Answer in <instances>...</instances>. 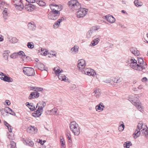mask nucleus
Returning <instances> with one entry per match:
<instances>
[{
	"mask_svg": "<svg viewBox=\"0 0 148 148\" xmlns=\"http://www.w3.org/2000/svg\"><path fill=\"white\" fill-rule=\"evenodd\" d=\"M18 56H20L21 58L22 59V63H25L27 62L25 61V59L28 57H26V55L22 51H20L17 52Z\"/></svg>",
	"mask_w": 148,
	"mask_h": 148,
	"instance_id": "9d476101",
	"label": "nucleus"
},
{
	"mask_svg": "<svg viewBox=\"0 0 148 148\" xmlns=\"http://www.w3.org/2000/svg\"><path fill=\"white\" fill-rule=\"evenodd\" d=\"M104 107V106L103 105V104L102 103H100L98 105L96 106L95 109L96 111H99V112L102 111L103 109V108Z\"/></svg>",
	"mask_w": 148,
	"mask_h": 148,
	"instance_id": "aec40b11",
	"label": "nucleus"
},
{
	"mask_svg": "<svg viewBox=\"0 0 148 148\" xmlns=\"http://www.w3.org/2000/svg\"><path fill=\"white\" fill-rule=\"evenodd\" d=\"M135 5L136 6H141L142 5L143 3L140 1L135 0L134 2Z\"/></svg>",
	"mask_w": 148,
	"mask_h": 148,
	"instance_id": "ea45409f",
	"label": "nucleus"
},
{
	"mask_svg": "<svg viewBox=\"0 0 148 148\" xmlns=\"http://www.w3.org/2000/svg\"><path fill=\"white\" fill-rule=\"evenodd\" d=\"M63 20V18L62 17L60 18L57 21H56L53 24V27L56 29L60 26V23Z\"/></svg>",
	"mask_w": 148,
	"mask_h": 148,
	"instance_id": "dca6fc26",
	"label": "nucleus"
},
{
	"mask_svg": "<svg viewBox=\"0 0 148 148\" xmlns=\"http://www.w3.org/2000/svg\"><path fill=\"white\" fill-rule=\"evenodd\" d=\"M2 80L5 82H12L13 81V79L12 78L9 77L7 76L5 74V76H4L3 78L2 79Z\"/></svg>",
	"mask_w": 148,
	"mask_h": 148,
	"instance_id": "4be33fe9",
	"label": "nucleus"
},
{
	"mask_svg": "<svg viewBox=\"0 0 148 148\" xmlns=\"http://www.w3.org/2000/svg\"><path fill=\"white\" fill-rule=\"evenodd\" d=\"M92 69L90 68H85L82 70L81 71L82 73L86 75V73H88Z\"/></svg>",
	"mask_w": 148,
	"mask_h": 148,
	"instance_id": "473e14b6",
	"label": "nucleus"
},
{
	"mask_svg": "<svg viewBox=\"0 0 148 148\" xmlns=\"http://www.w3.org/2000/svg\"><path fill=\"white\" fill-rule=\"evenodd\" d=\"M7 38L10 42L12 43H16L17 41V40L16 37L8 36Z\"/></svg>",
	"mask_w": 148,
	"mask_h": 148,
	"instance_id": "5701e85b",
	"label": "nucleus"
},
{
	"mask_svg": "<svg viewBox=\"0 0 148 148\" xmlns=\"http://www.w3.org/2000/svg\"><path fill=\"white\" fill-rule=\"evenodd\" d=\"M10 51L9 50L5 51L3 54L4 58L5 60H8V57L9 54L10 53Z\"/></svg>",
	"mask_w": 148,
	"mask_h": 148,
	"instance_id": "c756f323",
	"label": "nucleus"
},
{
	"mask_svg": "<svg viewBox=\"0 0 148 148\" xmlns=\"http://www.w3.org/2000/svg\"><path fill=\"white\" fill-rule=\"evenodd\" d=\"M3 16L4 18L5 19H6L7 18V16L8 14V9L6 8H5L3 12Z\"/></svg>",
	"mask_w": 148,
	"mask_h": 148,
	"instance_id": "2f4dec72",
	"label": "nucleus"
},
{
	"mask_svg": "<svg viewBox=\"0 0 148 148\" xmlns=\"http://www.w3.org/2000/svg\"><path fill=\"white\" fill-rule=\"evenodd\" d=\"M46 106L45 102L42 101L38 103L36 108V111L33 114V116L35 117H38L40 116L43 112V108Z\"/></svg>",
	"mask_w": 148,
	"mask_h": 148,
	"instance_id": "7ed1b4c3",
	"label": "nucleus"
},
{
	"mask_svg": "<svg viewBox=\"0 0 148 148\" xmlns=\"http://www.w3.org/2000/svg\"><path fill=\"white\" fill-rule=\"evenodd\" d=\"M35 92H32L29 96L28 97V99H32L35 98Z\"/></svg>",
	"mask_w": 148,
	"mask_h": 148,
	"instance_id": "37998d69",
	"label": "nucleus"
},
{
	"mask_svg": "<svg viewBox=\"0 0 148 148\" xmlns=\"http://www.w3.org/2000/svg\"><path fill=\"white\" fill-rule=\"evenodd\" d=\"M104 17L107 21L110 23H112L115 21V18L111 15H107Z\"/></svg>",
	"mask_w": 148,
	"mask_h": 148,
	"instance_id": "4468645a",
	"label": "nucleus"
},
{
	"mask_svg": "<svg viewBox=\"0 0 148 148\" xmlns=\"http://www.w3.org/2000/svg\"><path fill=\"white\" fill-rule=\"evenodd\" d=\"M59 79L61 81H66V76L63 74H60L58 75Z\"/></svg>",
	"mask_w": 148,
	"mask_h": 148,
	"instance_id": "c85d7f7f",
	"label": "nucleus"
},
{
	"mask_svg": "<svg viewBox=\"0 0 148 148\" xmlns=\"http://www.w3.org/2000/svg\"><path fill=\"white\" fill-rule=\"evenodd\" d=\"M59 13H56L50 11L48 14V18L49 19L55 20L57 19L60 15Z\"/></svg>",
	"mask_w": 148,
	"mask_h": 148,
	"instance_id": "1a4fd4ad",
	"label": "nucleus"
},
{
	"mask_svg": "<svg viewBox=\"0 0 148 148\" xmlns=\"http://www.w3.org/2000/svg\"><path fill=\"white\" fill-rule=\"evenodd\" d=\"M36 2L40 6H44L45 5V3L42 1H37Z\"/></svg>",
	"mask_w": 148,
	"mask_h": 148,
	"instance_id": "a18cd8bd",
	"label": "nucleus"
},
{
	"mask_svg": "<svg viewBox=\"0 0 148 148\" xmlns=\"http://www.w3.org/2000/svg\"><path fill=\"white\" fill-rule=\"evenodd\" d=\"M132 145V144L130 141H127L125 142L123 144L124 148H129L130 146Z\"/></svg>",
	"mask_w": 148,
	"mask_h": 148,
	"instance_id": "7c9ffc66",
	"label": "nucleus"
},
{
	"mask_svg": "<svg viewBox=\"0 0 148 148\" xmlns=\"http://www.w3.org/2000/svg\"><path fill=\"white\" fill-rule=\"evenodd\" d=\"M5 75L3 73L0 72V78L1 80H2V79L3 78L4 76H5Z\"/></svg>",
	"mask_w": 148,
	"mask_h": 148,
	"instance_id": "4d7b16f0",
	"label": "nucleus"
},
{
	"mask_svg": "<svg viewBox=\"0 0 148 148\" xmlns=\"http://www.w3.org/2000/svg\"><path fill=\"white\" fill-rule=\"evenodd\" d=\"M91 70L88 73H86V75L89 76H95L96 75V73L95 72L93 69H91Z\"/></svg>",
	"mask_w": 148,
	"mask_h": 148,
	"instance_id": "c9c22d12",
	"label": "nucleus"
},
{
	"mask_svg": "<svg viewBox=\"0 0 148 148\" xmlns=\"http://www.w3.org/2000/svg\"><path fill=\"white\" fill-rule=\"evenodd\" d=\"M25 141L26 145L32 147L34 145L33 142L30 140H27Z\"/></svg>",
	"mask_w": 148,
	"mask_h": 148,
	"instance_id": "72a5a7b5",
	"label": "nucleus"
},
{
	"mask_svg": "<svg viewBox=\"0 0 148 148\" xmlns=\"http://www.w3.org/2000/svg\"><path fill=\"white\" fill-rule=\"evenodd\" d=\"M61 145L62 148H65L66 146L65 145V143L64 140H60Z\"/></svg>",
	"mask_w": 148,
	"mask_h": 148,
	"instance_id": "de8ad7c7",
	"label": "nucleus"
},
{
	"mask_svg": "<svg viewBox=\"0 0 148 148\" xmlns=\"http://www.w3.org/2000/svg\"><path fill=\"white\" fill-rule=\"evenodd\" d=\"M37 67L38 68L42 71H46L45 69V65L42 63H38L37 65Z\"/></svg>",
	"mask_w": 148,
	"mask_h": 148,
	"instance_id": "393cba45",
	"label": "nucleus"
},
{
	"mask_svg": "<svg viewBox=\"0 0 148 148\" xmlns=\"http://www.w3.org/2000/svg\"><path fill=\"white\" fill-rule=\"evenodd\" d=\"M27 1V4H29V3H34L35 2V0H26Z\"/></svg>",
	"mask_w": 148,
	"mask_h": 148,
	"instance_id": "bf43d9fd",
	"label": "nucleus"
},
{
	"mask_svg": "<svg viewBox=\"0 0 148 148\" xmlns=\"http://www.w3.org/2000/svg\"><path fill=\"white\" fill-rule=\"evenodd\" d=\"M71 131L75 135L78 136L80 133L79 127L78 124L74 121L71 122L70 124Z\"/></svg>",
	"mask_w": 148,
	"mask_h": 148,
	"instance_id": "39448f33",
	"label": "nucleus"
},
{
	"mask_svg": "<svg viewBox=\"0 0 148 148\" xmlns=\"http://www.w3.org/2000/svg\"><path fill=\"white\" fill-rule=\"evenodd\" d=\"M53 70L54 71L55 74L57 75H58L60 74H61L63 72V70L60 69V68L59 66L54 68Z\"/></svg>",
	"mask_w": 148,
	"mask_h": 148,
	"instance_id": "6ab92c4d",
	"label": "nucleus"
},
{
	"mask_svg": "<svg viewBox=\"0 0 148 148\" xmlns=\"http://www.w3.org/2000/svg\"><path fill=\"white\" fill-rule=\"evenodd\" d=\"M131 52L135 56H138L140 54L139 51L135 47H132L130 49Z\"/></svg>",
	"mask_w": 148,
	"mask_h": 148,
	"instance_id": "f3484780",
	"label": "nucleus"
},
{
	"mask_svg": "<svg viewBox=\"0 0 148 148\" xmlns=\"http://www.w3.org/2000/svg\"><path fill=\"white\" fill-rule=\"evenodd\" d=\"M125 127V126L123 121H120L119 123L118 130L119 131H123Z\"/></svg>",
	"mask_w": 148,
	"mask_h": 148,
	"instance_id": "412c9836",
	"label": "nucleus"
},
{
	"mask_svg": "<svg viewBox=\"0 0 148 148\" xmlns=\"http://www.w3.org/2000/svg\"><path fill=\"white\" fill-rule=\"evenodd\" d=\"M23 71L25 75L29 76H33L35 74L34 69L32 68L24 67Z\"/></svg>",
	"mask_w": 148,
	"mask_h": 148,
	"instance_id": "0eeeda50",
	"label": "nucleus"
},
{
	"mask_svg": "<svg viewBox=\"0 0 148 148\" xmlns=\"http://www.w3.org/2000/svg\"><path fill=\"white\" fill-rule=\"evenodd\" d=\"M36 86H33V87H29V89L31 90H34L36 91Z\"/></svg>",
	"mask_w": 148,
	"mask_h": 148,
	"instance_id": "680f3d73",
	"label": "nucleus"
},
{
	"mask_svg": "<svg viewBox=\"0 0 148 148\" xmlns=\"http://www.w3.org/2000/svg\"><path fill=\"white\" fill-rule=\"evenodd\" d=\"M105 82L109 83H110L111 82V79L110 78H109L106 79L105 81H104Z\"/></svg>",
	"mask_w": 148,
	"mask_h": 148,
	"instance_id": "6e6d98bb",
	"label": "nucleus"
},
{
	"mask_svg": "<svg viewBox=\"0 0 148 148\" xmlns=\"http://www.w3.org/2000/svg\"><path fill=\"white\" fill-rule=\"evenodd\" d=\"M100 28V27L99 26H94L92 27L91 30L92 31H93V30L96 31L99 29Z\"/></svg>",
	"mask_w": 148,
	"mask_h": 148,
	"instance_id": "09e8293b",
	"label": "nucleus"
},
{
	"mask_svg": "<svg viewBox=\"0 0 148 148\" xmlns=\"http://www.w3.org/2000/svg\"><path fill=\"white\" fill-rule=\"evenodd\" d=\"M101 95V93L99 90H96L92 93V95L95 96L96 98H99Z\"/></svg>",
	"mask_w": 148,
	"mask_h": 148,
	"instance_id": "b1692460",
	"label": "nucleus"
},
{
	"mask_svg": "<svg viewBox=\"0 0 148 148\" xmlns=\"http://www.w3.org/2000/svg\"><path fill=\"white\" fill-rule=\"evenodd\" d=\"M10 57L12 59H15L18 57L17 52H14L10 55Z\"/></svg>",
	"mask_w": 148,
	"mask_h": 148,
	"instance_id": "79ce46f5",
	"label": "nucleus"
},
{
	"mask_svg": "<svg viewBox=\"0 0 148 148\" xmlns=\"http://www.w3.org/2000/svg\"><path fill=\"white\" fill-rule=\"evenodd\" d=\"M9 110H9V112H8V113H9L10 114H11L13 116L15 115V114H16L14 112H13L12 109H11L9 108Z\"/></svg>",
	"mask_w": 148,
	"mask_h": 148,
	"instance_id": "3c124183",
	"label": "nucleus"
},
{
	"mask_svg": "<svg viewBox=\"0 0 148 148\" xmlns=\"http://www.w3.org/2000/svg\"><path fill=\"white\" fill-rule=\"evenodd\" d=\"M128 100L140 111L141 112L143 111V107L140 101L138 100H136L134 96H130Z\"/></svg>",
	"mask_w": 148,
	"mask_h": 148,
	"instance_id": "20e7f679",
	"label": "nucleus"
},
{
	"mask_svg": "<svg viewBox=\"0 0 148 148\" xmlns=\"http://www.w3.org/2000/svg\"><path fill=\"white\" fill-rule=\"evenodd\" d=\"M141 132L139 131H136L135 130V132L134 133L133 136L135 139L136 138L138 137L139 136Z\"/></svg>",
	"mask_w": 148,
	"mask_h": 148,
	"instance_id": "cd10ccee",
	"label": "nucleus"
},
{
	"mask_svg": "<svg viewBox=\"0 0 148 148\" xmlns=\"http://www.w3.org/2000/svg\"><path fill=\"white\" fill-rule=\"evenodd\" d=\"M93 31L91 29L89 30L86 34V37L88 38H89L92 36Z\"/></svg>",
	"mask_w": 148,
	"mask_h": 148,
	"instance_id": "e433bc0d",
	"label": "nucleus"
},
{
	"mask_svg": "<svg viewBox=\"0 0 148 148\" xmlns=\"http://www.w3.org/2000/svg\"><path fill=\"white\" fill-rule=\"evenodd\" d=\"M58 110L57 108H54L52 109L51 110V112L52 113L53 115H58V114H56Z\"/></svg>",
	"mask_w": 148,
	"mask_h": 148,
	"instance_id": "4c0bfd02",
	"label": "nucleus"
},
{
	"mask_svg": "<svg viewBox=\"0 0 148 148\" xmlns=\"http://www.w3.org/2000/svg\"><path fill=\"white\" fill-rule=\"evenodd\" d=\"M69 5L73 9L78 10L76 13L77 17L81 18L84 17L88 12V9L84 8H81L80 4L77 1L72 0L69 2Z\"/></svg>",
	"mask_w": 148,
	"mask_h": 148,
	"instance_id": "f03ea898",
	"label": "nucleus"
},
{
	"mask_svg": "<svg viewBox=\"0 0 148 148\" xmlns=\"http://www.w3.org/2000/svg\"><path fill=\"white\" fill-rule=\"evenodd\" d=\"M7 4L4 1H0V8L1 9L4 8L7 5Z\"/></svg>",
	"mask_w": 148,
	"mask_h": 148,
	"instance_id": "f704fd0d",
	"label": "nucleus"
},
{
	"mask_svg": "<svg viewBox=\"0 0 148 148\" xmlns=\"http://www.w3.org/2000/svg\"><path fill=\"white\" fill-rule=\"evenodd\" d=\"M121 81V79L120 78H117L116 79V83H120Z\"/></svg>",
	"mask_w": 148,
	"mask_h": 148,
	"instance_id": "69168bd1",
	"label": "nucleus"
},
{
	"mask_svg": "<svg viewBox=\"0 0 148 148\" xmlns=\"http://www.w3.org/2000/svg\"><path fill=\"white\" fill-rule=\"evenodd\" d=\"M140 130H141L143 133H144L145 136L147 137L148 135V128L147 126L145 124L143 125H142V123H138L136 130L140 132Z\"/></svg>",
	"mask_w": 148,
	"mask_h": 148,
	"instance_id": "423d86ee",
	"label": "nucleus"
},
{
	"mask_svg": "<svg viewBox=\"0 0 148 148\" xmlns=\"http://www.w3.org/2000/svg\"><path fill=\"white\" fill-rule=\"evenodd\" d=\"M66 135L67 138H71V136L70 134V132L69 130H67L66 132Z\"/></svg>",
	"mask_w": 148,
	"mask_h": 148,
	"instance_id": "49530a36",
	"label": "nucleus"
},
{
	"mask_svg": "<svg viewBox=\"0 0 148 148\" xmlns=\"http://www.w3.org/2000/svg\"><path fill=\"white\" fill-rule=\"evenodd\" d=\"M134 97L136 99H138L140 97L142 96V94H138V95H135Z\"/></svg>",
	"mask_w": 148,
	"mask_h": 148,
	"instance_id": "e2e57ef3",
	"label": "nucleus"
},
{
	"mask_svg": "<svg viewBox=\"0 0 148 148\" xmlns=\"http://www.w3.org/2000/svg\"><path fill=\"white\" fill-rule=\"evenodd\" d=\"M0 112L1 113V114L3 115L4 116H7V115L6 114L5 115V112L4 111V110L3 108H2L0 110Z\"/></svg>",
	"mask_w": 148,
	"mask_h": 148,
	"instance_id": "864d4df0",
	"label": "nucleus"
},
{
	"mask_svg": "<svg viewBox=\"0 0 148 148\" xmlns=\"http://www.w3.org/2000/svg\"><path fill=\"white\" fill-rule=\"evenodd\" d=\"M78 48L77 46H75L71 49V53L73 54H76L78 51Z\"/></svg>",
	"mask_w": 148,
	"mask_h": 148,
	"instance_id": "a878e982",
	"label": "nucleus"
},
{
	"mask_svg": "<svg viewBox=\"0 0 148 148\" xmlns=\"http://www.w3.org/2000/svg\"><path fill=\"white\" fill-rule=\"evenodd\" d=\"M27 26L28 29L30 30H34L36 28V25L33 22H31L29 23Z\"/></svg>",
	"mask_w": 148,
	"mask_h": 148,
	"instance_id": "2eb2a0df",
	"label": "nucleus"
},
{
	"mask_svg": "<svg viewBox=\"0 0 148 148\" xmlns=\"http://www.w3.org/2000/svg\"><path fill=\"white\" fill-rule=\"evenodd\" d=\"M25 8L26 10L29 12H31L33 11L35 8V6L30 4L26 3L25 6Z\"/></svg>",
	"mask_w": 148,
	"mask_h": 148,
	"instance_id": "ddd939ff",
	"label": "nucleus"
},
{
	"mask_svg": "<svg viewBox=\"0 0 148 148\" xmlns=\"http://www.w3.org/2000/svg\"><path fill=\"white\" fill-rule=\"evenodd\" d=\"M85 66V61L84 60L82 59L78 61L77 66L80 71L84 69Z\"/></svg>",
	"mask_w": 148,
	"mask_h": 148,
	"instance_id": "9b49d317",
	"label": "nucleus"
},
{
	"mask_svg": "<svg viewBox=\"0 0 148 148\" xmlns=\"http://www.w3.org/2000/svg\"><path fill=\"white\" fill-rule=\"evenodd\" d=\"M4 125L7 127H8L9 126H10V124H9L7 122L4 121Z\"/></svg>",
	"mask_w": 148,
	"mask_h": 148,
	"instance_id": "338daca9",
	"label": "nucleus"
},
{
	"mask_svg": "<svg viewBox=\"0 0 148 148\" xmlns=\"http://www.w3.org/2000/svg\"><path fill=\"white\" fill-rule=\"evenodd\" d=\"M93 38L94 39L92 42L91 44V45L92 46H94L97 45L99 41L100 37H98L97 38L96 36H94L93 37Z\"/></svg>",
	"mask_w": 148,
	"mask_h": 148,
	"instance_id": "a211bd4d",
	"label": "nucleus"
},
{
	"mask_svg": "<svg viewBox=\"0 0 148 148\" xmlns=\"http://www.w3.org/2000/svg\"><path fill=\"white\" fill-rule=\"evenodd\" d=\"M50 7L52 11L56 13H59L60 14V11L62 9V6L60 5H57L55 3H53L50 5Z\"/></svg>",
	"mask_w": 148,
	"mask_h": 148,
	"instance_id": "6e6552de",
	"label": "nucleus"
},
{
	"mask_svg": "<svg viewBox=\"0 0 148 148\" xmlns=\"http://www.w3.org/2000/svg\"><path fill=\"white\" fill-rule=\"evenodd\" d=\"M42 54L44 56H46L47 54L48 51H46V49H41Z\"/></svg>",
	"mask_w": 148,
	"mask_h": 148,
	"instance_id": "8fccbe9b",
	"label": "nucleus"
},
{
	"mask_svg": "<svg viewBox=\"0 0 148 148\" xmlns=\"http://www.w3.org/2000/svg\"><path fill=\"white\" fill-rule=\"evenodd\" d=\"M34 92H35V98L38 97L40 95L39 93L36 91H35Z\"/></svg>",
	"mask_w": 148,
	"mask_h": 148,
	"instance_id": "052dcab7",
	"label": "nucleus"
},
{
	"mask_svg": "<svg viewBox=\"0 0 148 148\" xmlns=\"http://www.w3.org/2000/svg\"><path fill=\"white\" fill-rule=\"evenodd\" d=\"M8 127V129L9 132H12V127L11 126H9L8 127Z\"/></svg>",
	"mask_w": 148,
	"mask_h": 148,
	"instance_id": "774afa93",
	"label": "nucleus"
},
{
	"mask_svg": "<svg viewBox=\"0 0 148 148\" xmlns=\"http://www.w3.org/2000/svg\"><path fill=\"white\" fill-rule=\"evenodd\" d=\"M37 130H38L36 127L32 126L28 127L27 129V132L32 134L36 133Z\"/></svg>",
	"mask_w": 148,
	"mask_h": 148,
	"instance_id": "f8f14e48",
	"label": "nucleus"
},
{
	"mask_svg": "<svg viewBox=\"0 0 148 148\" xmlns=\"http://www.w3.org/2000/svg\"><path fill=\"white\" fill-rule=\"evenodd\" d=\"M28 107L31 110L33 111L34 110L35 108V106L33 105H30L29 106H28Z\"/></svg>",
	"mask_w": 148,
	"mask_h": 148,
	"instance_id": "603ef678",
	"label": "nucleus"
},
{
	"mask_svg": "<svg viewBox=\"0 0 148 148\" xmlns=\"http://www.w3.org/2000/svg\"><path fill=\"white\" fill-rule=\"evenodd\" d=\"M142 81L143 82H146L147 81V79L145 77H144L142 79Z\"/></svg>",
	"mask_w": 148,
	"mask_h": 148,
	"instance_id": "0e129e2a",
	"label": "nucleus"
},
{
	"mask_svg": "<svg viewBox=\"0 0 148 148\" xmlns=\"http://www.w3.org/2000/svg\"><path fill=\"white\" fill-rule=\"evenodd\" d=\"M10 143L8 145V148H16V143L14 141L11 140Z\"/></svg>",
	"mask_w": 148,
	"mask_h": 148,
	"instance_id": "bb28decb",
	"label": "nucleus"
},
{
	"mask_svg": "<svg viewBox=\"0 0 148 148\" xmlns=\"http://www.w3.org/2000/svg\"><path fill=\"white\" fill-rule=\"evenodd\" d=\"M3 109L5 112L8 113V112H9V110H10L9 107H6L5 108H3Z\"/></svg>",
	"mask_w": 148,
	"mask_h": 148,
	"instance_id": "5fc2aeb1",
	"label": "nucleus"
},
{
	"mask_svg": "<svg viewBox=\"0 0 148 148\" xmlns=\"http://www.w3.org/2000/svg\"><path fill=\"white\" fill-rule=\"evenodd\" d=\"M27 46L28 48L30 49H32L34 47V44L32 42H28Z\"/></svg>",
	"mask_w": 148,
	"mask_h": 148,
	"instance_id": "58836bf2",
	"label": "nucleus"
},
{
	"mask_svg": "<svg viewBox=\"0 0 148 148\" xmlns=\"http://www.w3.org/2000/svg\"><path fill=\"white\" fill-rule=\"evenodd\" d=\"M14 5L15 7L18 5V4H22V3L21 0H16L14 1Z\"/></svg>",
	"mask_w": 148,
	"mask_h": 148,
	"instance_id": "a19ab883",
	"label": "nucleus"
},
{
	"mask_svg": "<svg viewBox=\"0 0 148 148\" xmlns=\"http://www.w3.org/2000/svg\"><path fill=\"white\" fill-rule=\"evenodd\" d=\"M19 5L16 6V8L19 10H21L24 7L22 3V4H19Z\"/></svg>",
	"mask_w": 148,
	"mask_h": 148,
	"instance_id": "c03bdc74",
	"label": "nucleus"
},
{
	"mask_svg": "<svg viewBox=\"0 0 148 148\" xmlns=\"http://www.w3.org/2000/svg\"><path fill=\"white\" fill-rule=\"evenodd\" d=\"M36 91H41L43 90V88H42L36 87Z\"/></svg>",
	"mask_w": 148,
	"mask_h": 148,
	"instance_id": "13d9d810",
	"label": "nucleus"
},
{
	"mask_svg": "<svg viewBox=\"0 0 148 148\" xmlns=\"http://www.w3.org/2000/svg\"><path fill=\"white\" fill-rule=\"evenodd\" d=\"M138 63L137 60L132 57L129 58L127 60L128 64L134 70L141 71L147 67V64L144 62L142 58H138Z\"/></svg>",
	"mask_w": 148,
	"mask_h": 148,
	"instance_id": "f257e3e1",
	"label": "nucleus"
}]
</instances>
